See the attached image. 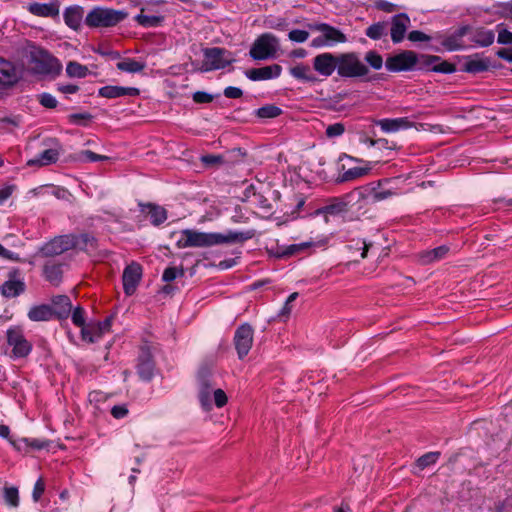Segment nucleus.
I'll return each instance as SVG.
<instances>
[{"mask_svg": "<svg viewBox=\"0 0 512 512\" xmlns=\"http://www.w3.org/2000/svg\"><path fill=\"white\" fill-rule=\"evenodd\" d=\"M198 400L201 408L208 414V418L214 422L218 419L212 414L213 409L224 406V391L215 386L212 377V363L204 362L201 364L197 373Z\"/></svg>", "mask_w": 512, "mask_h": 512, "instance_id": "obj_1", "label": "nucleus"}, {"mask_svg": "<svg viewBox=\"0 0 512 512\" xmlns=\"http://www.w3.org/2000/svg\"><path fill=\"white\" fill-rule=\"evenodd\" d=\"M277 196V191L263 183L246 185L242 195H237L241 201L249 203L251 207L257 209V212L262 215L271 213Z\"/></svg>", "mask_w": 512, "mask_h": 512, "instance_id": "obj_2", "label": "nucleus"}, {"mask_svg": "<svg viewBox=\"0 0 512 512\" xmlns=\"http://www.w3.org/2000/svg\"><path fill=\"white\" fill-rule=\"evenodd\" d=\"M73 248L90 251L95 248V238L87 234L78 237L73 235L58 236L44 244L40 248V253L44 256L51 257L60 255Z\"/></svg>", "mask_w": 512, "mask_h": 512, "instance_id": "obj_3", "label": "nucleus"}, {"mask_svg": "<svg viewBox=\"0 0 512 512\" xmlns=\"http://www.w3.org/2000/svg\"><path fill=\"white\" fill-rule=\"evenodd\" d=\"M224 242L221 233H205L193 229H185L177 233L176 246L180 249L208 247Z\"/></svg>", "mask_w": 512, "mask_h": 512, "instance_id": "obj_4", "label": "nucleus"}, {"mask_svg": "<svg viewBox=\"0 0 512 512\" xmlns=\"http://www.w3.org/2000/svg\"><path fill=\"white\" fill-rule=\"evenodd\" d=\"M128 13L123 10H115L105 7L93 8L85 18V23L89 27H111L123 21Z\"/></svg>", "mask_w": 512, "mask_h": 512, "instance_id": "obj_5", "label": "nucleus"}, {"mask_svg": "<svg viewBox=\"0 0 512 512\" xmlns=\"http://www.w3.org/2000/svg\"><path fill=\"white\" fill-rule=\"evenodd\" d=\"M279 47V39L275 35L264 33L254 41L249 54L257 61L268 60L276 57Z\"/></svg>", "mask_w": 512, "mask_h": 512, "instance_id": "obj_6", "label": "nucleus"}, {"mask_svg": "<svg viewBox=\"0 0 512 512\" xmlns=\"http://www.w3.org/2000/svg\"><path fill=\"white\" fill-rule=\"evenodd\" d=\"M28 51L31 61L35 63V69L43 74H58L62 70V65L46 50L29 44Z\"/></svg>", "mask_w": 512, "mask_h": 512, "instance_id": "obj_7", "label": "nucleus"}, {"mask_svg": "<svg viewBox=\"0 0 512 512\" xmlns=\"http://www.w3.org/2000/svg\"><path fill=\"white\" fill-rule=\"evenodd\" d=\"M369 69L356 53H343L338 55L337 73L341 77L355 78L367 75Z\"/></svg>", "mask_w": 512, "mask_h": 512, "instance_id": "obj_8", "label": "nucleus"}, {"mask_svg": "<svg viewBox=\"0 0 512 512\" xmlns=\"http://www.w3.org/2000/svg\"><path fill=\"white\" fill-rule=\"evenodd\" d=\"M250 171V162L247 151L234 148L228 151L226 157V174L242 178Z\"/></svg>", "mask_w": 512, "mask_h": 512, "instance_id": "obj_9", "label": "nucleus"}, {"mask_svg": "<svg viewBox=\"0 0 512 512\" xmlns=\"http://www.w3.org/2000/svg\"><path fill=\"white\" fill-rule=\"evenodd\" d=\"M6 336L7 344L12 348V358H25L32 351V344L25 338L23 330L20 327H10L6 332Z\"/></svg>", "mask_w": 512, "mask_h": 512, "instance_id": "obj_10", "label": "nucleus"}, {"mask_svg": "<svg viewBox=\"0 0 512 512\" xmlns=\"http://www.w3.org/2000/svg\"><path fill=\"white\" fill-rule=\"evenodd\" d=\"M43 145L46 147L39 155L29 159L27 161L28 166H47L56 163L59 159L62 151L61 144L55 138H48L43 141Z\"/></svg>", "mask_w": 512, "mask_h": 512, "instance_id": "obj_11", "label": "nucleus"}, {"mask_svg": "<svg viewBox=\"0 0 512 512\" xmlns=\"http://www.w3.org/2000/svg\"><path fill=\"white\" fill-rule=\"evenodd\" d=\"M254 236L252 230L246 231H226V254L231 252L234 257L226 258V269L231 268L237 264V260L240 258L241 251L239 247H232L234 244H242L244 241L251 239Z\"/></svg>", "mask_w": 512, "mask_h": 512, "instance_id": "obj_12", "label": "nucleus"}, {"mask_svg": "<svg viewBox=\"0 0 512 512\" xmlns=\"http://www.w3.org/2000/svg\"><path fill=\"white\" fill-rule=\"evenodd\" d=\"M254 330L248 323L240 325L234 334L233 344L239 359H243L253 345Z\"/></svg>", "mask_w": 512, "mask_h": 512, "instance_id": "obj_13", "label": "nucleus"}, {"mask_svg": "<svg viewBox=\"0 0 512 512\" xmlns=\"http://www.w3.org/2000/svg\"><path fill=\"white\" fill-rule=\"evenodd\" d=\"M417 63L415 52L406 50L386 60V68L392 72L406 71L412 69Z\"/></svg>", "mask_w": 512, "mask_h": 512, "instance_id": "obj_14", "label": "nucleus"}, {"mask_svg": "<svg viewBox=\"0 0 512 512\" xmlns=\"http://www.w3.org/2000/svg\"><path fill=\"white\" fill-rule=\"evenodd\" d=\"M111 318H107L102 322L88 323L81 330L83 341L94 343L99 341L104 334L108 333L111 328Z\"/></svg>", "mask_w": 512, "mask_h": 512, "instance_id": "obj_15", "label": "nucleus"}, {"mask_svg": "<svg viewBox=\"0 0 512 512\" xmlns=\"http://www.w3.org/2000/svg\"><path fill=\"white\" fill-rule=\"evenodd\" d=\"M338 56L332 53H322L314 57L313 68L316 72L324 77L331 76L337 70Z\"/></svg>", "mask_w": 512, "mask_h": 512, "instance_id": "obj_16", "label": "nucleus"}, {"mask_svg": "<svg viewBox=\"0 0 512 512\" xmlns=\"http://www.w3.org/2000/svg\"><path fill=\"white\" fill-rule=\"evenodd\" d=\"M142 276V268L139 264L132 262L123 272V289L126 295L130 296L136 291L137 285Z\"/></svg>", "mask_w": 512, "mask_h": 512, "instance_id": "obj_17", "label": "nucleus"}, {"mask_svg": "<svg viewBox=\"0 0 512 512\" xmlns=\"http://www.w3.org/2000/svg\"><path fill=\"white\" fill-rule=\"evenodd\" d=\"M410 26V18L405 13H400L392 17L390 25V35L393 43H400Z\"/></svg>", "mask_w": 512, "mask_h": 512, "instance_id": "obj_18", "label": "nucleus"}, {"mask_svg": "<svg viewBox=\"0 0 512 512\" xmlns=\"http://www.w3.org/2000/svg\"><path fill=\"white\" fill-rule=\"evenodd\" d=\"M155 365L151 351L148 347H143L139 355L137 372L144 381H150L154 376Z\"/></svg>", "mask_w": 512, "mask_h": 512, "instance_id": "obj_19", "label": "nucleus"}, {"mask_svg": "<svg viewBox=\"0 0 512 512\" xmlns=\"http://www.w3.org/2000/svg\"><path fill=\"white\" fill-rule=\"evenodd\" d=\"M223 55L220 48H207L204 50V59L200 66L195 65V69L201 72H208L219 69L222 66Z\"/></svg>", "mask_w": 512, "mask_h": 512, "instance_id": "obj_20", "label": "nucleus"}, {"mask_svg": "<svg viewBox=\"0 0 512 512\" xmlns=\"http://www.w3.org/2000/svg\"><path fill=\"white\" fill-rule=\"evenodd\" d=\"M282 67L279 64H272L260 68H253L245 72L246 77L252 81H264L278 78L281 75Z\"/></svg>", "mask_w": 512, "mask_h": 512, "instance_id": "obj_21", "label": "nucleus"}, {"mask_svg": "<svg viewBox=\"0 0 512 512\" xmlns=\"http://www.w3.org/2000/svg\"><path fill=\"white\" fill-rule=\"evenodd\" d=\"M309 27L312 30L321 32L323 39L328 43L330 47L337 43H344L347 41L345 34H343L339 29L328 24H311Z\"/></svg>", "mask_w": 512, "mask_h": 512, "instance_id": "obj_22", "label": "nucleus"}, {"mask_svg": "<svg viewBox=\"0 0 512 512\" xmlns=\"http://www.w3.org/2000/svg\"><path fill=\"white\" fill-rule=\"evenodd\" d=\"M27 10L38 17H56L59 15L60 5L57 0L49 3L33 2L27 5Z\"/></svg>", "mask_w": 512, "mask_h": 512, "instance_id": "obj_23", "label": "nucleus"}, {"mask_svg": "<svg viewBox=\"0 0 512 512\" xmlns=\"http://www.w3.org/2000/svg\"><path fill=\"white\" fill-rule=\"evenodd\" d=\"M140 94L138 88L108 85L99 89V95L105 98H118L124 96L135 97Z\"/></svg>", "mask_w": 512, "mask_h": 512, "instance_id": "obj_24", "label": "nucleus"}, {"mask_svg": "<svg viewBox=\"0 0 512 512\" xmlns=\"http://www.w3.org/2000/svg\"><path fill=\"white\" fill-rule=\"evenodd\" d=\"M375 123L385 133L397 132L401 129H408L413 126V123L407 117L394 119L385 118L377 120Z\"/></svg>", "mask_w": 512, "mask_h": 512, "instance_id": "obj_25", "label": "nucleus"}, {"mask_svg": "<svg viewBox=\"0 0 512 512\" xmlns=\"http://www.w3.org/2000/svg\"><path fill=\"white\" fill-rule=\"evenodd\" d=\"M25 290V283L15 277H10L5 281L1 287V294L6 298H13L19 296Z\"/></svg>", "mask_w": 512, "mask_h": 512, "instance_id": "obj_26", "label": "nucleus"}, {"mask_svg": "<svg viewBox=\"0 0 512 512\" xmlns=\"http://www.w3.org/2000/svg\"><path fill=\"white\" fill-rule=\"evenodd\" d=\"M18 79V75L14 65L0 58V85L9 86L14 84Z\"/></svg>", "mask_w": 512, "mask_h": 512, "instance_id": "obj_27", "label": "nucleus"}, {"mask_svg": "<svg viewBox=\"0 0 512 512\" xmlns=\"http://www.w3.org/2000/svg\"><path fill=\"white\" fill-rule=\"evenodd\" d=\"M64 21L67 26L77 30L83 19V8L80 6H71L64 11Z\"/></svg>", "mask_w": 512, "mask_h": 512, "instance_id": "obj_28", "label": "nucleus"}, {"mask_svg": "<svg viewBox=\"0 0 512 512\" xmlns=\"http://www.w3.org/2000/svg\"><path fill=\"white\" fill-rule=\"evenodd\" d=\"M142 211L146 213L151 223L155 226L162 224L167 219L166 210L158 205L147 204L143 206Z\"/></svg>", "mask_w": 512, "mask_h": 512, "instance_id": "obj_29", "label": "nucleus"}, {"mask_svg": "<svg viewBox=\"0 0 512 512\" xmlns=\"http://www.w3.org/2000/svg\"><path fill=\"white\" fill-rule=\"evenodd\" d=\"M53 314L54 312L49 305L42 304L31 307L30 310L28 311L27 316L31 321L39 322L49 321L52 318Z\"/></svg>", "mask_w": 512, "mask_h": 512, "instance_id": "obj_30", "label": "nucleus"}, {"mask_svg": "<svg viewBox=\"0 0 512 512\" xmlns=\"http://www.w3.org/2000/svg\"><path fill=\"white\" fill-rule=\"evenodd\" d=\"M449 248L447 246H439L432 250L422 251L419 253V260L422 264H431L433 262L443 259L448 253Z\"/></svg>", "mask_w": 512, "mask_h": 512, "instance_id": "obj_31", "label": "nucleus"}, {"mask_svg": "<svg viewBox=\"0 0 512 512\" xmlns=\"http://www.w3.org/2000/svg\"><path fill=\"white\" fill-rule=\"evenodd\" d=\"M163 16L146 14L145 9L142 8L140 13L135 16L134 20L144 28L158 27L163 22Z\"/></svg>", "mask_w": 512, "mask_h": 512, "instance_id": "obj_32", "label": "nucleus"}, {"mask_svg": "<svg viewBox=\"0 0 512 512\" xmlns=\"http://www.w3.org/2000/svg\"><path fill=\"white\" fill-rule=\"evenodd\" d=\"M466 31L467 28L463 27L459 29L455 34L446 37L442 41V46L448 51L460 50L463 47L461 39L466 34Z\"/></svg>", "mask_w": 512, "mask_h": 512, "instance_id": "obj_33", "label": "nucleus"}, {"mask_svg": "<svg viewBox=\"0 0 512 512\" xmlns=\"http://www.w3.org/2000/svg\"><path fill=\"white\" fill-rule=\"evenodd\" d=\"M52 303L55 307V313L60 317H67L71 312L72 304L68 296L58 295L52 299Z\"/></svg>", "mask_w": 512, "mask_h": 512, "instance_id": "obj_34", "label": "nucleus"}, {"mask_svg": "<svg viewBox=\"0 0 512 512\" xmlns=\"http://www.w3.org/2000/svg\"><path fill=\"white\" fill-rule=\"evenodd\" d=\"M116 67L127 73H138L141 72L146 64L144 61L135 60L132 58H125L116 64Z\"/></svg>", "mask_w": 512, "mask_h": 512, "instance_id": "obj_35", "label": "nucleus"}, {"mask_svg": "<svg viewBox=\"0 0 512 512\" xmlns=\"http://www.w3.org/2000/svg\"><path fill=\"white\" fill-rule=\"evenodd\" d=\"M389 29V24L387 22H376L370 25L365 34L372 40H379L387 35Z\"/></svg>", "mask_w": 512, "mask_h": 512, "instance_id": "obj_36", "label": "nucleus"}, {"mask_svg": "<svg viewBox=\"0 0 512 512\" xmlns=\"http://www.w3.org/2000/svg\"><path fill=\"white\" fill-rule=\"evenodd\" d=\"M289 72L294 78L298 80L313 82L316 79L312 74L310 67L305 64H298L290 68Z\"/></svg>", "mask_w": 512, "mask_h": 512, "instance_id": "obj_37", "label": "nucleus"}, {"mask_svg": "<svg viewBox=\"0 0 512 512\" xmlns=\"http://www.w3.org/2000/svg\"><path fill=\"white\" fill-rule=\"evenodd\" d=\"M494 33L491 30L478 29L474 32L472 40L476 44L486 47L494 42Z\"/></svg>", "mask_w": 512, "mask_h": 512, "instance_id": "obj_38", "label": "nucleus"}, {"mask_svg": "<svg viewBox=\"0 0 512 512\" xmlns=\"http://www.w3.org/2000/svg\"><path fill=\"white\" fill-rule=\"evenodd\" d=\"M45 278L53 285H58L62 279V269L57 264H46L44 267Z\"/></svg>", "mask_w": 512, "mask_h": 512, "instance_id": "obj_39", "label": "nucleus"}, {"mask_svg": "<svg viewBox=\"0 0 512 512\" xmlns=\"http://www.w3.org/2000/svg\"><path fill=\"white\" fill-rule=\"evenodd\" d=\"M66 73L69 77L84 78L88 75L89 69L75 61H70L66 66Z\"/></svg>", "mask_w": 512, "mask_h": 512, "instance_id": "obj_40", "label": "nucleus"}, {"mask_svg": "<svg viewBox=\"0 0 512 512\" xmlns=\"http://www.w3.org/2000/svg\"><path fill=\"white\" fill-rule=\"evenodd\" d=\"M255 113L261 119H272L278 117L282 110L278 106L270 104L257 109Z\"/></svg>", "mask_w": 512, "mask_h": 512, "instance_id": "obj_41", "label": "nucleus"}, {"mask_svg": "<svg viewBox=\"0 0 512 512\" xmlns=\"http://www.w3.org/2000/svg\"><path fill=\"white\" fill-rule=\"evenodd\" d=\"M489 68V61L484 59H470L465 64V71L478 73Z\"/></svg>", "mask_w": 512, "mask_h": 512, "instance_id": "obj_42", "label": "nucleus"}, {"mask_svg": "<svg viewBox=\"0 0 512 512\" xmlns=\"http://www.w3.org/2000/svg\"><path fill=\"white\" fill-rule=\"evenodd\" d=\"M370 168H364V167H354L350 168L342 174V181H351L356 178H360L366 174H368Z\"/></svg>", "mask_w": 512, "mask_h": 512, "instance_id": "obj_43", "label": "nucleus"}, {"mask_svg": "<svg viewBox=\"0 0 512 512\" xmlns=\"http://www.w3.org/2000/svg\"><path fill=\"white\" fill-rule=\"evenodd\" d=\"M440 456L439 452H429L418 458L416 464L420 469H424L437 462Z\"/></svg>", "mask_w": 512, "mask_h": 512, "instance_id": "obj_44", "label": "nucleus"}, {"mask_svg": "<svg viewBox=\"0 0 512 512\" xmlns=\"http://www.w3.org/2000/svg\"><path fill=\"white\" fill-rule=\"evenodd\" d=\"M365 61L374 70H380L383 66V58L375 51H368L365 55Z\"/></svg>", "mask_w": 512, "mask_h": 512, "instance_id": "obj_45", "label": "nucleus"}, {"mask_svg": "<svg viewBox=\"0 0 512 512\" xmlns=\"http://www.w3.org/2000/svg\"><path fill=\"white\" fill-rule=\"evenodd\" d=\"M4 499L10 506L17 507L19 504L18 490L15 487L5 488Z\"/></svg>", "mask_w": 512, "mask_h": 512, "instance_id": "obj_46", "label": "nucleus"}, {"mask_svg": "<svg viewBox=\"0 0 512 512\" xmlns=\"http://www.w3.org/2000/svg\"><path fill=\"white\" fill-rule=\"evenodd\" d=\"M498 38L497 41L503 45L512 44V32L508 31L503 25L497 26Z\"/></svg>", "mask_w": 512, "mask_h": 512, "instance_id": "obj_47", "label": "nucleus"}, {"mask_svg": "<svg viewBox=\"0 0 512 512\" xmlns=\"http://www.w3.org/2000/svg\"><path fill=\"white\" fill-rule=\"evenodd\" d=\"M71 319L73 324L80 327L81 330L83 326H87V324H85V312L81 307H76L73 310Z\"/></svg>", "mask_w": 512, "mask_h": 512, "instance_id": "obj_48", "label": "nucleus"}, {"mask_svg": "<svg viewBox=\"0 0 512 512\" xmlns=\"http://www.w3.org/2000/svg\"><path fill=\"white\" fill-rule=\"evenodd\" d=\"M345 132V126L343 123H334L328 125L326 128V135L329 138L341 136Z\"/></svg>", "mask_w": 512, "mask_h": 512, "instance_id": "obj_49", "label": "nucleus"}, {"mask_svg": "<svg viewBox=\"0 0 512 512\" xmlns=\"http://www.w3.org/2000/svg\"><path fill=\"white\" fill-rule=\"evenodd\" d=\"M288 38L293 42L303 43L308 40L309 32L305 30L295 29L289 32Z\"/></svg>", "mask_w": 512, "mask_h": 512, "instance_id": "obj_50", "label": "nucleus"}, {"mask_svg": "<svg viewBox=\"0 0 512 512\" xmlns=\"http://www.w3.org/2000/svg\"><path fill=\"white\" fill-rule=\"evenodd\" d=\"M310 246V243L293 244L288 246L279 256L288 257Z\"/></svg>", "mask_w": 512, "mask_h": 512, "instance_id": "obj_51", "label": "nucleus"}, {"mask_svg": "<svg viewBox=\"0 0 512 512\" xmlns=\"http://www.w3.org/2000/svg\"><path fill=\"white\" fill-rule=\"evenodd\" d=\"M183 271L177 269L176 267H168L164 270L162 279L165 282H171L175 280L179 275H182Z\"/></svg>", "mask_w": 512, "mask_h": 512, "instance_id": "obj_52", "label": "nucleus"}, {"mask_svg": "<svg viewBox=\"0 0 512 512\" xmlns=\"http://www.w3.org/2000/svg\"><path fill=\"white\" fill-rule=\"evenodd\" d=\"M81 159L83 161H88V162H97V161L107 160L108 157L104 156V155L96 154L90 150H85V151L81 152Z\"/></svg>", "mask_w": 512, "mask_h": 512, "instance_id": "obj_53", "label": "nucleus"}, {"mask_svg": "<svg viewBox=\"0 0 512 512\" xmlns=\"http://www.w3.org/2000/svg\"><path fill=\"white\" fill-rule=\"evenodd\" d=\"M370 247H371V244L370 243H366L363 240H357L355 242V244H351V245L348 246V248L350 250H356V251L362 250V252H361V258L362 259L366 258L367 252H368Z\"/></svg>", "mask_w": 512, "mask_h": 512, "instance_id": "obj_54", "label": "nucleus"}, {"mask_svg": "<svg viewBox=\"0 0 512 512\" xmlns=\"http://www.w3.org/2000/svg\"><path fill=\"white\" fill-rule=\"evenodd\" d=\"M408 39L412 42H425L431 39L430 36L419 30H413L408 34Z\"/></svg>", "mask_w": 512, "mask_h": 512, "instance_id": "obj_55", "label": "nucleus"}, {"mask_svg": "<svg viewBox=\"0 0 512 512\" xmlns=\"http://www.w3.org/2000/svg\"><path fill=\"white\" fill-rule=\"evenodd\" d=\"M40 103L46 108H55L57 100L51 94L43 93L40 95Z\"/></svg>", "mask_w": 512, "mask_h": 512, "instance_id": "obj_56", "label": "nucleus"}, {"mask_svg": "<svg viewBox=\"0 0 512 512\" xmlns=\"http://www.w3.org/2000/svg\"><path fill=\"white\" fill-rule=\"evenodd\" d=\"M45 489L42 478H39L33 488L32 498L35 502L39 501Z\"/></svg>", "mask_w": 512, "mask_h": 512, "instance_id": "obj_57", "label": "nucleus"}, {"mask_svg": "<svg viewBox=\"0 0 512 512\" xmlns=\"http://www.w3.org/2000/svg\"><path fill=\"white\" fill-rule=\"evenodd\" d=\"M111 414L114 418L121 419L128 414V409L124 405H116L111 409Z\"/></svg>", "mask_w": 512, "mask_h": 512, "instance_id": "obj_58", "label": "nucleus"}, {"mask_svg": "<svg viewBox=\"0 0 512 512\" xmlns=\"http://www.w3.org/2000/svg\"><path fill=\"white\" fill-rule=\"evenodd\" d=\"M14 185H6L0 189V205L3 204L13 193Z\"/></svg>", "mask_w": 512, "mask_h": 512, "instance_id": "obj_59", "label": "nucleus"}, {"mask_svg": "<svg viewBox=\"0 0 512 512\" xmlns=\"http://www.w3.org/2000/svg\"><path fill=\"white\" fill-rule=\"evenodd\" d=\"M28 441L29 439L28 438H22V439H19V440H12V439H9V442L13 445V447L15 449H17L18 451H24L26 450V448H28Z\"/></svg>", "mask_w": 512, "mask_h": 512, "instance_id": "obj_60", "label": "nucleus"}, {"mask_svg": "<svg viewBox=\"0 0 512 512\" xmlns=\"http://www.w3.org/2000/svg\"><path fill=\"white\" fill-rule=\"evenodd\" d=\"M193 100L197 103H208L212 100V97L206 92L198 91L194 93Z\"/></svg>", "mask_w": 512, "mask_h": 512, "instance_id": "obj_61", "label": "nucleus"}, {"mask_svg": "<svg viewBox=\"0 0 512 512\" xmlns=\"http://www.w3.org/2000/svg\"><path fill=\"white\" fill-rule=\"evenodd\" d=\"M48 446L47 441L39 440V439H29L28 441V447H31L33 449L41 450Z\"/></svg>", "mask_w": 512, "mask_h": 512, "instance_id": "obj_62", "label": "nucleus"}, {"mask_svg": "<svg viewBox=\"0 0 512 512\" xmlns=\"http://www.w3.org/2000/svg\"><path fill=\"white\" fill-rule=\"evenodd\" d=\"M433 70L436 72L451 73L455 70V68L448 62H442L440 65L435 66Z\"/></svg>", "mask_w": 512, "mask_h": 512, "instance_id": "obj_63", "label": "nucleus"}, {"mask_svg": "<svg viewBox=\"0 0 512 512\" xmlns=\"http://www.w3.org/2000/svg\"><path fill=\"white\" fill-rule=\"evenodd\" d=\"M377 7L385 12H393L397 8L395 4L383 0L377 2Z\"/></svg>", "mask_w": 512, "mask_h": 512, "instance_id": "obj_64", "label": "nucleus"}]
</instances>
